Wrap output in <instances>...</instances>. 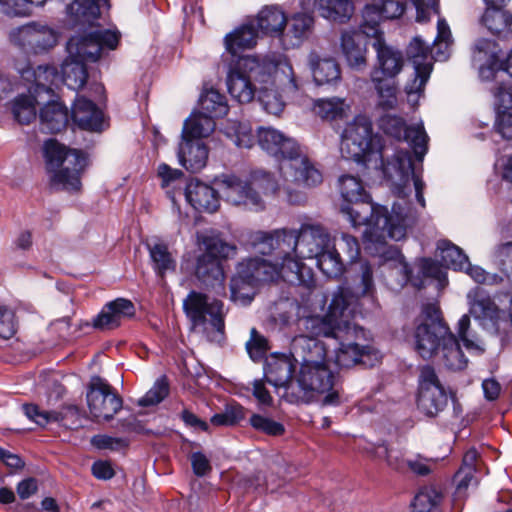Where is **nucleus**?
Returning a JSON list of instances; mask_svg holds the SVG:
<instances>
[{"label":"nucleus","instance_id":"nucleus-1","mask_svg":"<svg viewBox=\"0 0 512 512\" xmlns=\"http://www.w3.org/2000/svg\"><path fill=\"white\" fill-rule=\"evenodd\" d=\"M409 183L401 182L397 188L398 200L394 202L391 212L386 207H374L369 199L342 203L340 211L352 226L367 225L365 238L369 243L367 248L379 252L384 262L398 261L401 270L407 272V265H402L403 256L396 247L386 246V239L399 241L406 236L407 228L417 219V211L406 199L405 189Z\"/></svg>","mask_w":512,"mask_h":512},{"label":"nucleus","instance_id":"nucleus-2","mask_svg":"<svg viewBox=\"0 0 512 512\" xmlns=\"http://www.w3.org/2000/svg\"><path fill=\"white\" fill-rule=\"evenodd\" d=\"M340 151L343 158L357 163L367 164L374 162L376 167L383 169L386 176L393 179L394 174L400 182L413 181L417 202L425 207L424 188L425 183L415 173L410 152L398 150L391 161H386V147L381 144V139L373 134L372 123L366 116L359 115L348 123L341 136Z\"/></svg>","mask_w":512,"mask_h":512},{"label":"nucleus","instance_id":"nucleus-3","mask_svg":"<svg viewBox=\"0 0 512 512\" xmlns=\"http://www.w3.org/2000/svg\"><path fill=\"white\" fill-rule=\"evenodd\" d=\"M354 265L356 277L352 290L340 287L334 294L325 316L300 318L297 323L300 333L295 337L308 338L314 342H320L317 340L320 336L334 339L338 328L344 327V324L356 317L359 298L368 296L373 299L375 287L370 264L358 262Z\"/></svg>","mask_w":512,"mask_h":512},{"label":"nucleus","instance_id":"nucleus-4","mask_svg":"<svg viewBox=\"0 0 512 512\" xmlns=\"http://www.w3.org/2000/svg\"><path fill=\"white\" fill-rule=\"evenodd\" d=\"M291 355L300 364L296 378L298 391L294 400L307 403L314 393H326L323 405H338L339 390L335 388V375L327 364L324 344L308 338L294 337L291 342Z\"/></svg>","mask_w":512,"mask_h":512},{"label":"nucleus","instance_id":"nucleus-5","mask_svg":"<svg viewBox=\"0 0 512 512\" xmlns=\"http://www.w3.org/2000/svg\"><path fill=\"white\" fill-rule=\"evenodd\" d=\"M257 142L264 151L279 159V171L285 182L306 187L322 182V174L293 138L272 127H259Z\"/></svg>","mask_w":512,"mask_h":512},{"label":"nucleus","instance_id":"nucleus-6","mask_svg":"<svg viewBox=\"0 0 512 512\" xmlns=\"http://www.w3.org/2000/svg\"><path fill=\"white\" fill-rule=\"evenodd\" d=\"M119 40L118 32L99 28L71 37L67 43L68 56L62 64L63 83L71 90L81 89L88 78L85 62L98 61L108 51L115 50Z\"/></svg>","mask_w":512,"mask_h":512},{"label":"nucleus","instance_id":"nucleus-7","mask_svg":"<svg viewBox=\"0 0 512 512\" xmlns=\"http://www.w3.org/2000/svg\"><path fill=\"white\" fill-rule=\"evenodd\" d=\"M43 155L53 187L66 191L80 190L81 176L87 166V157L83 151L49 139L44 143Z\"/></svg>","mask_w":512,"mask_h":512},{"label":"nucleus","instance_id":"nucleus-8","mask_svg":"<svg viewBox=\"0 0 512 512\" xmlns=\"http://www.w3.org/2000/svg\"><path fill=\"white\" fill-rule=\"evenodd\" d=\"M374 38L373 49L377 54L376 65L370 73V80L379 97V106L392 109L397 104V83L395 77L401 72L404 57L400 50L386 44L383 35Z\"/></svg>","mask_w":512,"mask_h":512},{"label":"nucleus","instance_id":"nucleus-9","mask_svg":"<svg viewBox=\"0 0 512 512\" xmlns=\"http://www.w3.org/2000/svg\"><path fill=\"white\" fill-rule=\"evenodd\" d=\"M274 73H278L277 64L268 57H241L227 75L228 92L239 103H249L258 91L255 83H269Z\"/></svg>","mask_w":512,"mask_h":512},{"label":"nucleus","instance_id":"nucleus-10","mask_svg":"<svg viewBox=\"0 0 512 512\" xmlns=\"http://www.w3.org/2000/svg\"><path fill=\"white\" fill-rule=\"evenodd\" d=\"M369 333L358 324L349 320L344 327L338 328L334 338L339 342L335 349V362L339 367L350 368L355 365L374 367L378 364L382 355L369 340Z\"/></svg>","mask_w":512,"mask_h":512},{"label":"nucleus","instance_id":"nucleus-11","mask_svg":"<svg viewBox=\"0 0 512 512\" xmlns=\"http://www.w3.org/2000/svg\"><path fill=\"white\" fill-rule=\"evenodd\" d=\"M183 309L195 333L210 341L215 334H223L225 323L221 301H209L205 294L191 291L183 301Z\"/></svg>","mask_w":512,"mask_h":512},{"label":"nucleus","instance_id":"nucleus-12","mask_svg":"<svg viewBox=\"0 0 512 512\" xmlns=\"http://www.w3.org/2000/svg\"><path fill=\"white\" fill-rule=\"evenodd\" d=\"M449 332L450 328L443 321L439 307L433 303L425 304L414 332L416 352L423 359L432 358Z\"/></svg>","mask_w":512,"mask_h":512},{"label":"nucleus","instance_id":"nucleus-13","mask_svg":"<svg viewBox=\"0 0 512 512\" xmlns=\"http://www.w3.org/2000/svg\"><path fill=\"white\" fill-rule=\"evenodd\" d=\"M276 270L265 264L260 257H251L238 263L230 282L231 299L246 305L252 301L260 282H269Z\"/></svg>","mask_w":512,"mask_h":512},{"label":"nucleus","instance_id":"nucleus-14","mask_svg":"<svg viewBox=\"0 0 512 512\" xmlns=\"http://www.w3.org/2000/svg\"><path fill=\"white\" fill-rule=\"evenodd\" d=\"M86 400L91 418L98 422L111 420L123 405L117 390L100 376L91 377L87 385Z\"/></svg>","mask_w":512,"mask_h":512},{"label":"nucleus","instance_id":"nucleus-15","mask_svg":"<svg viewBox=\"0 0 512 512\" xmlns=\"http://www.w3.org/2000/svg\"><path fill=\"white\" fill-rule=\"evenodd\" d=\"M59 40V33L39 22H30L10 32V41L26 54H44L52 50Z\"/></svg>","mask_w":512,"mask_h":512},{"label":"nucleus","instance_id":"nucleus-16","mask_svg":"<svg viewBox=\"0 0 512 512\" xmlns=\"http://www.w3.org/2000/svg\"><path fill=\"white\" fill-rule=\"evenodd\" d=\"M287 248L299 258L312 259L330 244L328 231L320 224H302L298 231L288 229Z\"/></svg>","mask_w":512,"mask_h":512},{"label":"nucleus","instance_id":"nucleus-17","mask_svg":"<svg viewBox=\"0 0 512 512\" xmlns=\"http://www.w3.org/2000/svg\"><path fill=\"white\" fill-rule=\"evenodd\" d=\"M379 128L386 135L397 140H405L414 152L416 159L422 162L427 151L429 137L423 124L407 126L403 118L386 114L379 119Z\"/></svg>","mask_w":512,"mask_h":512},{"label":"nucleus","instance_id":"nucleus-18","mask_svg":"<svg viewBox=\"0 0 512 512\" xmlns=\"http://www.w3.org/2000/svg\"><path fill=\"white\" fill-rule=\"evenodd\" d=\"M217 184L224 200L235 206H243L252 210H262L264 201L258 193L252 191L247 179L236 175H222Z\"/></svg>","mask_w":512,"mask_h":512},{"label":"nucleus","instance_id":"nucleus-19","mask_svg":"<svg viewBox=\"0 0 512 512\" xmlns=\"http://www.w3.org/2000/svg\"><path fill=\"white\" fill-rule=\"evenodd\" d=\"M404 10L405 4L400 1L373 0L363 8L360 30L366 36L383 35L379 29L380 22L398 18L404 13Z\"/></svg>","mask_w":512,"mask_h":512},{"label":"nucleus","instance_id":"nucleus-20","mask_svg":"<svg viewBox=\"0 0 512 512\" xmlns=\"http://www.w3.org/2000/svg\"><path fill=\"white\" fill-rule=\"evenodd\" d=\"M430 54L429 45L425 44L420 38L415 37L410 42L407 55L412 61L415 71L413 81L405 86V91L409 97L419 95L424 90L433 68Z\"/></svg>","mask_w":512,"mask_h":512},{"label":"nucleus","instance_id":"nucleus-21","mask_svg":"<svg viewBox=\"0 0 512 512\" xmlns=\"http://www.w3.org/2000/svg\"><path fill=\"white\" fill-rule=\"evenodd\" d=\"M134 304L125 298H117L103 306L101 311L93 318L92 326L98 330H112L120 326L121 322L134 316Z\"/></svg>","mask_w":512,"mask_h":512},{"label":"nucleus","instance_id":"nucleus-22","mask_svg":"<svg viewBox=\"0 0 512 512\" xmlns=\"http://www.w3.org/2000/svg\"><path fill=\"white\" fill-rule=\"evenodd\" d=\"M184 194L187 202L199 212L213 213L220 206L218 192L197 179L187 184Z\"/></svg>","mask_w":512,"mask_h":512},{"label":"nucleus","instance_id":"nucleus-23","mask_svg":"<svg viewBox=\"0 0 512 512\" xmlns=\"http://www.w3.org/2000/svg\"><path fill=\"white\" fill-rule=\"evenodd\" d=\"M287 235V228L276 229L271 232L254 231L248 235L247 244L256 253L270 255L276 251L278 255L281 251H288Z\"/></svg>","mask_w":512,"mask_h":512},{"label":"nucleus","instance_id":"nucleus-24","mask_svg":"<svg viewBox=\"0 0 512 512\" xmlns=\"http://www.w3.org/2000/svg\"><path fill=\"white\" fill-rule=\"evenodd\" d=\"M71 119L82 130L101 132L103 130V113L89 99L78 97L72 107Z\"/></svg>","mask_w":512,"mask_h":512},{"label":"nucleus","instance_id":"nucleus-25","mask_svg":"<svg viewBox=\"0 0 512 512\" xmlns=\"http://www.w3.org/2000/svg\"><path fill=\"white\" fill-rule=\"evenodd\" d=\"M469 313L476 319L489 321L493 326L498 325L502 311L498 308L494 300L483 289L476 287L468 295Z\"/></svg>","mask_w":512,"mask_h":512},{"label":"nucleus","instance_id":"nucleus-26","mask_svg":"<svg viewBox=\"0 0 512 512\" xmlns=\"http://www.w3.org/2000/svg\"><path fill=\"white\" fill-rule=\"evenodd\" d=\"M341 52L347 65L356 71H363L367 66V48L356 31L344 30L341 33Z\"/></svg>","mask_w":512,"mask_h":512},{"label":"nucleus","instance_id":"nucleus-27","mask_svg":"<svg viewBox=\"0 0 512 512\" xmlns=\"http://www.w3.org/2000/svg\"><path fill=\"white\" fill-rule=\"evenodd\" d=\"M195 276L202 286L216 292L224 289L225 275L220 260L209 255H200L197 258Z\"/></svg>","mask_w":512,"mask_h":512},{"label":"nucleus","instance_id":"nucleus-28","mask_svg":"<svg viewBox=\"0 0 512 512\" xmlns=\"http://www.w3.org/2000/svg\"><path fill=\"white\" fill-rule=\"evenodd\" d=\"M277 259L281 260L280 263H272L264 258L262 261L273 267L276 270V275L273 276L270 281H275L279 278L290 283L302 282V269L304 268L302 259L297 257L292 250L281 251L277 255Z\"/></svg>","mask_w":512,"mask_h":512},{"label":"nucleus","instance_id":"nucleus-29","mask_svg":"<svg viewBox=\"0 0 512 512\" xmlns=\"http://www.w3.org/2000/svg\"><path fill=\"white\" fill-rule=\"evenodd\" d=\"M294 366L289 358H272L266 362L265 379L268 383L275 387H286L287 391H291V395L295 398L296 386L291 383Z\"/></svg>","mask_w":512,"mask_h":512},{"label":"nucleus","instance_id":"nucleus-30","mask_svg":"<svg viewBox=\"0 0 512 512\" xmlns=\"http://www.w3.org/2000/svg\"><path fill=\"white\" fill-rule=\"evenodd\" d=\"M178 159L186 170L196 173L205 167L208 150L201 140H182L179 145Z\"/></svg>","mask_w":512,"mask_h":512},{"label":"nucleus","instance_id":"nucleus-31","mask_svg":"<svg viewBox=\"0 0 512 512\" xmlns=\"http://www.w3.org/2000/svg\"><path fill=\"white\" fill-rule=\"evenodd\" d=\"M198 242L204 247L202 255H209L211 258L227 259L237 253V246L227 242L222 234L216 230L205 231L198 234Z\"/></svg>","mask_w":512,"mask_h":512},{"label":"nucleus","instance_id":"nucleus-32","mask_svg":"<svg viewBox=\"0 0 512 512\" xmlns=\"http://www.w3.org/2000/svg\"><path fill=\"white\" fill-rule=\"evenodd\" d=\"M22 409L27 418L41 427L51 422H64L69 417H75L78 420L80 416L79 408L74 405L65 406L60 411L41 410L35 404H24Z\"/></svg>","mask_w":512,"mask_h":512},{"label":"nucleus","instance_id":"nucleus-33","mask_svg":"<svg viewBox=\"0 0 512 512\" xmlns=\"http://www.w3.org/2000/svg\"><path fill=\"white\" fill-rule=\"evenodd\" d=\"M41 128L47 133H58L66 128L69 122L67 108L57 101L47 103L40 109Z\"/></svg>","mask_w":512,"mask_h":512},{"label":"nucleus","instance_id":"nucleus-34","mask_svg":"<svg viewBox=\"0 0 512 512\" xmlns=\"http://www.w3.org/2000/svg\"><path fill=\"white\" fill-rule=\"evenodd\" d=\"M496 97L498 99L499 109L503 115L499 116L495 128L504 139H512V82L509 84L501 83L496 88Z\"/></svg>","mask_w":512,"mask_h":512},{"label":"nucleus","instance_id":"nucleus-35","mask_svg":"<svg viewBox=\"0 0 512 512\" xmlns=\"http://www.w3.org/2000/svg\"><path fill=\"white\" fill-rule=\"evenodd\" d=\"M22 77L26 80L33 79L34 86L30 87L33 93L40 95L42 93L48 96L53 95V84L58 78L57 68L53 65H39L36 69H26L22 71Z\"/></svg>","mask_w":512,"mask_h":512},{"label":"nucleus","instance_id":"nucleus-36","mask_svg":"<svg viewBox=\"0 0 512 512\" xmlns=\"http://www.w3.org/2000/svg\"><path fill=\"white\" fill-rule=\"evenodd\" d=\"M502 6H488L482 16L487 29L503 38L512 37V12L502 10Z\"/></svg>","mask_w":512,"mask_h":512},{"label":"nucleus","instance_id":"nucleus-37","mask_svg":"<svg viewBox=\"0 0 512 512\" xmlns=\"http://www.w3.org/2000/svg\"><path fill=\"white\" fill-rule=\"evenodd\" d=\"M309 64L317 85L330 84L340 80V66L334 59L320 58L317 53L312 52L309 55Z\"/></svg>","mask_w":512,"mask_h":512},{"label":"nucleus","instance_id":"nucleus-38","mask_svg":"<svg viewBox=\"0 0 512 512\" xmlns=\"http://www.w3.org/2000/svg\"><path fill=\"white\" fill-rule=\"evenodd\" d=\"M254 21L246 23L225 37V46L229 53L237 55L242 49L256 45L258 30Z\"/></svg>","mask_w":512,"mask_h":512},{"label":"nucleus","instance_id":"nucleus-39","mask_svg":"<svg viewBox=\"0 0 512 512\" xmlns=\"http://www.w3.org/2000/svg\"><path fill=\"white\" fill-rule=\"evenodd\" d=\"M314 19L308 13L295 14L289 23L288 31L283 36V42L286 47L299 46L304 38L311 33Z\"/></svg>","mask_w":512,"mask_h":512},{"label":"nucleus","instance_id":"nucleus-40","mask_svg":"<svg viewBox=\"0 0 512 512\" xmlns=\"http://www.w3.org/2000/svg\"><path fill=\"white\" fill-rule=\"evenodd\" d=\"M436 355L440 356L443 365L450 370H462L467 365V359L461 350L460 344L451 331Z\"/></svg>","mask_w":512,"mask_h":512},{"label":"nucleus","instance_id":"nucleus-41","mask_svg":"<svg viewBox=\"0 0 512 512\" xmlns=\"http://www.w3.org/2000/svg\"><path fill=\"white\" fill-rule=\"evenodd\" d=\"M253 21L261 32L269 35H282L287 23L284 12L275 6L262 9Z\"/></svg>","mask_w":512,"mask_h":512},{"label":"nucleus","instance_id":"nucleus-42","mask_svg":"<svg viewBox=\"0 0 512 512\" xmlns=\"http://www.w3.org/2000/svg\"><path fill=\"white\" fill-rule=\"evenodd\" d=\"M215 128L213 117L203 113H195L188 118L183 126L182 140L196 141L209 136Z\"/></svg>","mask_w":512,"mask_h":512},{"label":"nucleus","instance_id":"nucleus-43","mask_svg":"<svg viewBox=\"0 0 512 512\" xmlns=\"http://www.w3.org/2000/svg\"><path fill=\"white\" fill-rule=\"evenodd\" d=\"M448 402L444 388H432L418 392L417 405L419 410L429 417L443 411Z\"/></svg>","mask_w":512,"mask_h":512},{"label":"nucleus","instance_id":"nucleus-44","mask_svg":"<svg viewBox=\"0 0 512 512\" xmlns=\"http://www.w3.org/2000/svg\"><path fill=\"white\" fill-rule=\"evenodd\" d=\"M67 13L74 17L76 22L91 24L100 14V0H61Z\"/></svg>","mask_w":512,"mask_h":512},{"label":"nucleus","instance_id":"nucleus-45","mask_svg":"<svg viewBox=\"0 0 512 512\" xmlns=\"http://www.w3.org/2000/svg\"><path fill=\"white\" fill-rule=\"evenodd\" d=\"M279 72L274 73L271 76V80L269 83L260 84L258 87V100L262 105L263 109L273 115H278L284 109L285 103L282 99V96L278 93L276 89L273 88L275 78H278Z\"/></svg>","mask_w":512,"mask_h":512},{"label":"nucleus","instance_id":"nucleus-46","mask_svg":"<svg viewBox=\"0 0 512 512\" xmlns=\"http://www.w3.org/2000/svg\"><path fill=\"white\" fill-rule=\"evenodd\" d=\"M457 335L468 352L477 355L485 352V343L478 333L471 327V320L468 314L462 315L459 319L457 324Z\"/></svg>","mask_w":512,"mask_h":512},{"label":"nucleus","instance_id":"nucleus-47","mask_svg":"<svg viewBox=\"0 0 512 512\" xmlns=\"http://www.w3.org/2000/svg\"><path fill=\"white\" fill-rule=\"evenodd\" d=\"M437 252L443 266L454 270H463L468 266V257L458 246L448 240H440L437 243Z\"/></svg>","mask_w":512,"mask_h":512},{"label":"nucleus","instance_id":"nucleus-48","mask_svg":"<svg viewBox=\"0 0 512 512\" xmlns=\"http://www.w3.org/2000/svg\"><path fill=\"white\" fill-rule=\"evenodd\" d=\"M37 94L29 89V94H22L16 97L12 104L14 118L20 124H29L36 118V104H39Z\"/></svg>","mask_w":512,"mask_h":512},{"label":"nucleus","instance_id":"nucleus-49","mask_svg":"<svg viewBox=\"0 0 512 512\" xmlns=\"http://www.w3.org/2000/svg\"><path fill=\"white\" fill-rule=\"evenodd\" d=\"M319 10L326 19L344 22L352 15L353 6L350 0H319Z\"/></svg>","mask_w":512,"mask_h":512},{"label":"nucleus","instance_id":"nucleus-50","mask_svg":"<svg viewBox=\"0 0 512 512\" xmlns=\"http://www.w3.org/2000/svg\"><path fill=\"white\" fill-rule=\"evenodd\" d=\"M199 103L202 112L213 118L225 116L228 112L225 96L213 88L201 94Z\"/></svg>","mask_w":512,"mask_h":512},{"label":"nucleus","instance_id":"nucleus-51","mask_svg":"<svg viewBox=\"0 0 512 512\" xmlns=\"http://www.w3.org/2000/svg\"><path fill=\"white\" fill-rule=\"evenodd\" d=\"M319 269L329 278H337L344 272V261L331 244L315 257Z\"/></svg>","mask_w":512,"mask_h":512},{"label":"nucleus","instance_id":"nucleus-52","mask_svg":"<svg viewBox=\"0 0 512 512\" xmlns=\"http://www.w3.org/2000/svg\"><path fill=\"white\" fill-rule=\"evenodd\" d=\"M247 180L252 191L257 192L261 199L263 196L274 195L281 188L273 175L264 170L252 171Z\"/></svg>","mask_w":512,"mask_h":512},{"label":"nucleus","instance_id":"nucleus-53","mask_svg":"<svg viewBox=\"0 0 512 512\" xmlns=\"http://www.w3.org/2000/svg\"><path fill=\"white\" fill-rule=\"evenodd\" d=\"M339 191L343 203L355 202L369 199L362 181L352 175H343L339 178Z\"/></svg>","mask_w":512,"mask_h":512},{"label":"nucleus","instance_id":"nucleus-54","mask_svg":"<svg viewBox=\"0 0 512 512\" xmlns=\"http://www.w3.org/2000/svg\"><path fill=\"white\" fill-rule=\"evenodd\" d=\"M147 247L154 264V269L160 275H164V273L168 270L175 269V260L173 259L171 253L168 251L166 244L157 242L154 244H148Z\"/></svg>","mask_w":512,"mask_h":512},{"label":"nucleus","instance_id":"nucleus-55","mask_svg":"<svg viewBox=\"0 0 512 512\" xmlns=\"http://www.w3.org/2000/svg\"><path fill=\"white\" fill-rule=\"evenodd\" d=\"M442 500V494L433 486H425L419 490L412 502V512H430Z\"/></svg>","mask_w":512,"mask_h":512},{"label":"nucleus","instance_id":"nucleus-56","mask_svg":"<svg viewBox=\"0 0 512 512\" xmlns=\"http://www.w3.org/2000/svg\"><path fill=\"white\" fill-rule=\"evenodd\" d=\"M47 0H0V12L8 16H28L34 7H41Z\"/></svg>","mask_w":512,"mask_h":512},{"label":"nucleus","instance_id":"nucleus-57","mask_svg":"<svg viewBox=\"0 0 512 512\" xmlns=\"http://www.w3.org/2000/svg\"><path fill=\"white\" fill-rule=\"evenodd\" d=\"M314 112L322 119L334 120L345 113V103L340 98L319 99L315 102Z\"/></svg>","mask_w":512,"mask_h":512},{"label":"nucleus","instance_id":"nucleus-58","mask_svg":"<svg viewBox=\"0 0 512 512\" xmlns=\"http://www.w3.org/2000/svg\"><path fill=\"white\" fill-rule=\"evenodd\" d=\"M331 248L337 251V254L341 256L344 254L347 261L353 263L357 260L360 254V246L356 237L347 233H341L339 237L335 236Z\"/></svg>","mask_w":512,"mask_h":512},{"label":"nucleus","instance_id":"nucleus-59","mask_svg":"<svg viewBox=\"0 0 512 512\" xmlns=\"http://www.w3.org/2000/svg\"><path fill=\"white\" fill-rule=\"evenodd\" d=\"M480 74L485 79L501 80L505 75L512 79V50L504 61H493L489 66L480 68Z\"/></svg>","mask_w":512,"mask_h":512},{"label":"nucleus","instance_id":"nucleus-60","mask_svg":"<svg viewBox=\"0 0 512 512\" xmlns=\"http://www.w3.org/2000/svg\"><path fill=\"white\" fill-rule=\"evenodd\" d=\"M437 37L434 41V57L438 61L445 60L447 58V52L449 45L452 42V35L448 24L445 20H439L437 24Z\"/></svg>","mask_w":512,"mask_h":512},{"label":"nucleus","instance_id":"nucleus-61","mask_svg":"<svg viewBox=\"0 0 512 512\" xmlns=\"http://www.w3.org/2000/svg\"><path fill=\"white\" fill-rule=\"evenodd\" d=\"M169 393V383L165 376L156 380L153 387L138 400V405L147 407L160 403Z\"/></svg>","mask_w":512,"mask_h":512},{"label":"nucleus","instance_id":"nucleus-62","mask_svg":"<svg viewBox=\"0 0 512 512\" xmlns=\"http://www.w3.org/2000/svg\"><path fill=\"white\" fill-rule=\"evenodd\" d=\"M245 418V410L240 405L227 406L226 409L211 417L214 426H234Z\"/></svg>","mask_w":512,"mask_h":512},{"label":"nucleus","instance_id":"nucleus-63","mask_svg":"<svg viewBox=\"0 0 512 512\" xmlns=\"http://www.w3.org/2000/svg\"><path fill=\"white\" fill-rule=\"evenodd\" d=\"M376 456L385 459L387 465L396 471H404L407 466L403 453L400 450L389 448L385 444L377 446Z\"/></svg>","mask_w":512,"mask_h":512},{"label":"nucleus","instance_id":"nucleus-64","mask_svg":"<svg viewBox=\"0 0 512 512\" xmlns=\"http://www.w3.org/2000/svg\"><path fill=\"white\" fill-rule=\"evenodd\" d=\"M250 424L254 429L271 436L282 435L285 431L284 426L281 423L259 414H253L251 416Z\"/></svg>","mask_w":512,"mask_h":512}]
</instances>
